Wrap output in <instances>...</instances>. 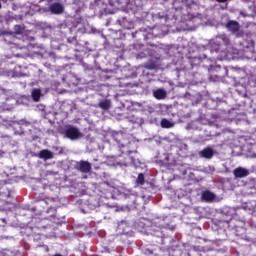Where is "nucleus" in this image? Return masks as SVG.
<instances>
[{"instance_id": "obj_1", "label": "nucleus", "mask_w": 256, "mask_h": 256, "mask_svg": "<svg viewBox=\"0 0 256 256\" xmlns=\"http://www.w3.org/2000/svg\"><path fill=\"white\" fill-rule=\"evenodd\" d=\"M65 137L67 139H70L71 141H77V139H81L83 137V133L79 131V128L75 126H68L66 130L64 131Z\"/></svg>"}, {"instance_id": "obj_2", "label": "nucleus", "mask_w": 256, "mask_h": 256, "mask_svg": "<svg viewBox=\"0 0 256 256\" xmlns=\"http://www.w3.org/2000/svg\"><path fill=\"white\" fill-rule=\"evenodd\" d=\"M214 45H217V48H215V52L219 53V51H221V47H223V45L225 47H227V45H229V37H227V35H225V34L218 35L214 40Z\"/></svg>"}, {"instance_id": "obj_3", "label": "nucleus", "mask_w": 256, "mask_h": 256, "mask_svg": "<svg viewBox=\"0 0 256 256\" xmlns=\"http://www.w3.org/2000/svg\"><path fill=\"white\" fill-rule=\"evenodd\" d=\"M201 200L205 203H217L221 201V199H219L215 193L209 190H205L201 193Z\"/></svg>"}, {"instance_id": "obj_4", "label": "nucleus", "mask_w": 256, "mask_h": 256, "mask_svg": "<svg viewBox=\"0 0 256 256\" xmlns=\"http://www.w3.org/2000/svg\"><path fill=\"white\" fill-rule=\"evenodd\" d=\"M251 171L249 169L244 168V167H237L233 171V175L236 179H243L245 177H249Z\"/></svg>"}, {"instance_id": "obj_5", "label": "nucleus", "mask_w": 256, "mask_h": 256, "mask_svg": "<svg viewBox=\"0 0 256 256\" xmlns=\"http://www.w3.org/2000/svg\"><path fill=\"white\" fill-rule=\"evenodd\" d=\"M49 11L52 15H61L65 11V7L61 3H52L49 6Z\"/></svg>"}, {"instance_id": "obj_6", "label": "nucleus", "mask_w": 256, "mask_h": 256, "mask_svg": "<svg viewBox=\"0 0 256 256\" xmlns=\"http://www.w3.org/2000/svg\"><path fill=\"white\" fill-rule=\"evenodd\" d=\"M78 171L81 173H90L91 172V164L89 161L81 160L78 162Z\"/></svg>"}, {"instance_id": "obj_7", "label": "nucleus", "mask_w": 256, "mask_h": 256, "mask_svg": "<svg viewBox=\"0 0 256 256\" xmlns=\"http://www.w3.org/2000/svg\"><path fill=\"white\" fill-rule=\"evenodd\" d=\"M200 157L203 159H212L213 155H215V151H213V148L206 147L202 151L199 152Z\"/></svg>"}, {"instance_id": "obj_8", "label": "nucleus", "mask_w": 256, "mask_h": 256, "mask_svg": "<svg viewBox=\"0 0 256 256\" xmlns=\"http://www.w3.org/2000/svg\"><path fill=\"white\" fill-rule=\"evenodd\" d=\"M38 157L44 161H49V159H53V152H51V150L44 149L38 153Z\"/></svg>"}, {"instance_id": "obj_9", "label": "nucleus", "mask_w": 256, "mask_h": 256, "mask_svg": "<svg viewBox=\"0 0 256 256\" xmlns=\"http://www.w3.org/2000/svg\"><path fill=\"white\" fill-rule=\"evenodd\" d=\"M43 93L41 92V89L39 88H34L31 91V97L35 103H39L41 101V96Z\"/></svg>"}, {"instance_id": "obj_10", "label": "nucleus", "mask_w": 256, "mask_h": 256, "mask_svg": "<svg viewBox=\"0 0 256 256\" xmlns=\"http://www.w3.org/2000/svg\"><path fill=\"white\" fill-rule=\"evenodd\" d=\"M160 125H161L162 129H172V127H175V122H173L167 118H163L160 122Z\"/></svg>"}, {"instance_id": "obj_11", "label": "nucleus", "mask_w": 256, "mask_h": 256, "mask_svg": "<svg viewBox=\"0 0 256 256\" xmlns=\"http://www.w3.org/2000/svg\"><path fill=\"white\" fill-rule=\"evenodd\" d=\"M226 27L229 31H232V33H237V31H239V24L237 21H229L226 24Z\"/></svg>"}, {"instance_id": "obj_12", "label": "nucleus", "mask_w": 256, "mask_h": 256, "mask_svg": "<svg viewBox=\"0 0 256 256\" xmlns=\"http://www.w3.org/2000/svg\"><path fill=\"white\" fill-rule=\"evenodd\" d=\"M153 96L158 100L165 99V97H167V92L163 89H157L153 92Z\"/></svg>"}, {"instance_id": "obj_13", "label": "nucleus", "mask_w": 256, "mask_h": 256, "mask_svg": "<svg viewBox=\"0 0 256 256\" xmlns=\"http://www.w3.org/2000/svg\"><path fill=\"white\" fill-rule=\"evenodd\" d=\"M98 107L104 111L111 109V100H102L99 102Z\"/></svg>"}, {"instance_id": "obj_14", "label": "nucleus", "mask_w": 256, "mask_h": 256, "mask_svg": "<svg viewBox=\"0 0 256 256\" xmlns=\"http://www.w3.org/2000/svg\"><path fill=\"white\" fill-rule=\"evenodd\" d=\"M137 185H145V175L143 173H140L136 179Z\"/></svg>"}, {"instance_id": "obj_15", "label": "nucleus", "mask_w": 256, "mask_h": 256, "mask_svg": "<svg viewBox=\"0 0 256 256\" xmlns=\"http://www.w3.org/2000/svg\"><path fill=\"white\" fill-rule=\"evenodd\" d=\"M14 31H15V33H17V35H21L25 31V27H23L21 25H15Z\"/></svg>"}, {"instance_id": "obj_16", "label": "nucleus", "mask_w": 256, "mask_h": 256, "mask_svg": "<svg viewBox=\"0 0 256 256\" xmlns=\"http://www.w3.org/2000/svg\"><path fill=\"white\" fill-rule=\"evenodd\" d=\"M145 67H146V69L153 70V69H155L156 65H155V63L148 62V63L145 65Z\"/></svg>"}, {"instance_id": "obj_17", "label": "nucleus", "mask_w": 256, "mask_h": 256, "mask_svg": "<svg viewBox=\"0 0 256 256\" xmlns=\"http://www.w3.org/2000/svg\"><path fill=\"white\" fill-rule=\"evenodd\" d=\"M249 205H250V206H248L249 210L253 211L256 207V202H250Z\"/></svg>"}, {"instance_id": "obj_18", "label": "nucleus", "mask_w": 256, "mask_h": 256, "mask_svg": "<svg viewBox=\"0 0 256 256\" xmlns=\"http://www.w3.org/2000/svg\"><path fill=\"white\" fill-rule=\"evenodd\" d=\"M68 43H77V38L75 37H73L72 39L68 38Z\"/></svg>"}, {"instance_id": "obj_19", "label": "nucleus", "mask_w": 256, "mask_h": 256, "mask_svg": "<svg viewBox=\"0 0 256 256\" xmlns=\"http://www.w3.org/2000/svg\"><path fill=\"white\" fill-rule=\"evenodd\" d=\"M224 53V55H222L221 57H220V59H229L230 57H229V54H227V53H225V52H223Z\"/></svg>"}, {"instance_id": "obj_20", "label": "nucleus", "mask_w": 256, "mask_h": 256, "mask_svg": "<svg viewBox=\"0 0 256 256\" xmlns=\"http://www.w3.org/2000/svg\"><path fill=\"white\" fill-rule=\"evenodd\" d=\"M217 3H227V0H216Z\"/></svg>"}, {"instance_id": "obj_21", "label": "nucleus", "mask_w": 256, "mask_h": 256, "mask_svg": "<svg viewBox=\"0 0 256 256\" xmlns=\"http://www.w3.org/2000/svg\"><path fill=\"white\" fill-rule=\"evenodd\" d=\"M234 71H235L236 73H239V71H241V70H237V69H235Z\"/></svg>"}, {"instance_id": "obj_22", "label": "nucleus", "mask_w": 256, "mask_h": 256, "mask_svg": "<svg viewBox=\"0 0 256 256\" xmlns=\"http://www.w3.org/2000/svg\"><path fill=\"white\" fill-rule=\"evenodd\" d=\"M46 251H49V248H46Z\"/></svg>"}]
</instances>
